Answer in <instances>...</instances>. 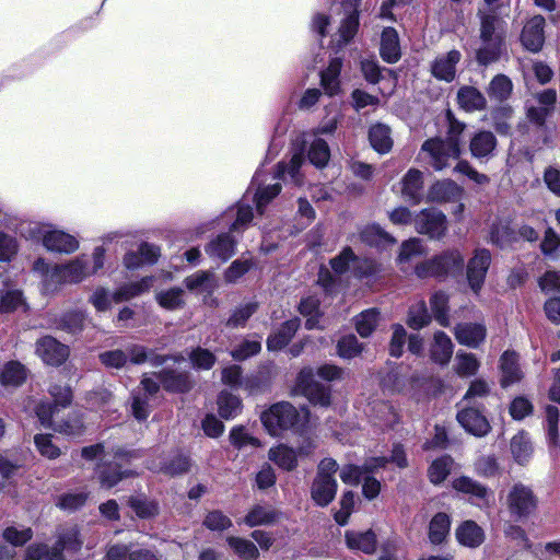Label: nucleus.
Listing matches in <instances>:
<instances>
[{
    "instance_id": "nucleus-29",
    "label": "nucleus",
    "mask_w": 560,
    "mask_h": 560,
    "mask_svg": "<svg viewBox=\"0 0 560 560\" xmlns=\"http://www.w3.org/2000/svg\"><path fill=\"white\" fill-rule=\"evenodd\" d=\"M501 384L506 387L522 378V372L518 366V357L515 352L505 351L501 355Z\"/></svg>"
},
{
    "instance_id": "nucleus-50",
    "label": "nucleus",
    "mask_w": 560,
    "mask_h": 560,
    "mask_svg": "<svg viewBox=\"0 0 560 560\" xmlns=\"http://www.w3.org/2000/svg\"><path fill=\"white\" fill-rule=\"evenodd\" d=\"M188 358L191 366L196 370H210L217 361L215 355L210 350L201 347L192 349Z\"/></svg>"
},
{
    "instance_id": "nucleus-49",
    "label": "nucleus",
    "mask_w": 560,
    "mask_h": 560,
    "mask_svg": "<svg viewBox=\"0 0 560 560\" xmlns=\"http://www.w3.org/2000/svg\"><path fill=\"white\" fill-rule=\"evenodd\" d=\"M431 316L428 313L427 305L420 301L412 305L409 310L407 324L412 329H421L429 325Z\"/></svg>"
},
{
    "instance_id": "nucleus-30",
    "label": "nucleus",
    "mask_w": 560,
    "mask_h": 560,
    "mask_svg": "<svg viewBox=\"0 0 560 560\" xmlns=\"http://www.w3.org/2000/svg\"><path fill=\"white\" fill-rule=\"evenodd\" d=\"M300 313L306 317L305 327L307 329H322L319 311V301L315 296L303 299L299 305Z\"/></svg>"
},
{
    "instance_id": "nucleus-3",
    "label": "nucleus",
    "mask_w": 560,
    "mask_h": 560,
    "mask_svg": "<svg viewBox=\"0 0 560 560\" xmlns=\"http://www.w3.org/2000/svg\"><path fill=\"white\" fill-rule=\"evenodd\" d=\"M299 419L296 408L288 401L277 402L261 415V421L271 435H279L282 431L293 428Z\"/></svg>"
},
{
    "instance_id": "nucleus-14",
    "label": "nucleus",
    "mask_w": 560,
    "mask_h": 560,
    "mask_svg": "<svg viewBox=\"0 0 560 560\" xmlns=\"http://www.w3.org/2000/svg\"><path fill=\"white\" fill-rule=\"evenodd\" d=\"M125 352L127 353L128 361L133 364L150 362L153 366H160L167 360H173L175 362L184 360V357L182 355L167 357L158 354L154 350H150L141 345H131L126 348Z\"/></svg>"
},
{
    "instance_id": "nucleus-33",
    "label": "nucleus",
    "mask_w": 560,
    "mask_h": 560,
    "mask_svg": "<svg viewBox=\"0 0 560 560\" xmlns=\"http://www.w3.org/2000/svg\"><path fill=\"white\" fill-rule=\"evenodd\" d=\"M451 520L445 513L435 514L429 524V539L434 545H440L444 541L450 533Z\"/></svg>"
},
{
    "instance_id": "nucleus-42",
    "label": "nucleus",
    "mask_w": 560,
    "mask_h": 560,
    "mask_svg": "<svg viewBox=\"0 0 560 560\" xmlns=\"http://www.w3.org/2000/svg\"><path fill=\"white\" fill-rule=\"evenodd\" d=\"M219 413L224 419L235 418L242 409L240 398L229 392H222L218 397Z\"/></svg>"
},
{
    "instance_id": "nucleus-13",
    "label": "nucleus",
    "mask_w": 560,
    "mask_h": 560,
    "mask_svg": "<svg viewBox=\"0 0 560 560\" xmlns=\"http://www.w3.org/2000/svg\"><path fill=\"white\" fill-rule=\"evenodd\" d=\"M545 19L541 15L533 16L525 25L521 35L524 47L533 52L541 49L545 42Z\"/></svg>"
},
{
    "instance_id": "nucleus-12",
    "label": "nucleus",
    "mask_w": 560,
    "mask_h": 560,
    "mask_svg": "<svg viewBox=\"0 0 560 560\" xmlns=\"http://www.w3.org/2000/svg\"><path fill=\"white\" fill-rule=\"evenodd\" d=\"M457 421L470 434L485 436L491 427L487 418L477 409L465 407L457 413Z\"/></svg>"
},
{
    "instance_id": "nucleus-18",
    "label": "nucleus",
    "mask_w": 560,
    "mask_h": 560,
    "mask_svg": "<svg viewBox=\"0 0 560 560\" xmlns=\"http://www.w3.org/2000/svg\"><path fill=\"white\" fill-rule=\"evenodd\" d=\"M457 104L465 112H480L487 107V100L475 86L464 85L457 91Z\"/></svg>"
},
{
    "instance_id": "nucleus-36",
    "label": "nucleus",
    "mask_w": 560,
    "mask_h": 560,
    "mask_svg": "<svg viewBox=\"0 0 560 560\" xmlns=\"http://www.w3.org/2000/svg\"><path fill=\"white\" fill-rule=\"evenodd\" d=\"M26 369L20 362H8L0 374V382L3 386H20L26 380Z\"/></svg>"
},
{
    "instance_id": "nucleus-61",
    "label": "nucleus",
    "mask_w": 560,
    "mask_h": 560,
    "mask_svg": "<svg viewBox=\"0 0 560 560\" xmlns=\"http://www.w3.org/2000/svg\"><path fill=\"white\" fill-rule=\"evenodd\" d=\"M330 156L327 142H312L308 149V160L317 167L326 165Z\"/></svg>"
},
{
    "instance_id": "nucleus-59",
    "label": "nucleus",
    "mask_w": 560,
    "mask_h": 560,
    "mask_svg": "<svg viewBox=\"0 0 560 560\" xmlns=\"http://www.w3.org/2000/svg\"><path fill=\"white\" fill-rule=\"evenodd\" d=\"M212 273L199 270L185 278L184 283L189 291H205L210 288Z\"/></svg>"
},
{
    "instance_id": "nucleus-40",
    "label": "nucleus",
    "mask_w": 560,
    "mask_h": 560,
    "mask_svg": "<svg viewBox=\"0 0 560 560\" xmlns=\"http://www.w3.org/2000/svg\"><path fill=\"white\" fill-rule=\"evenodd\" d=\"M513 90L512 81L504 74H497L489 83L488 95L497 101H505Z\"/></svg>"
},
{
    "instance_id": "nucleus-19",
    "label": "nucleus",
    "mask_w": 560,
    "mask_h": 560,
    "mask_svg": "<svg viewBox=\"0 0 560 560\" xmlns=\"http://www.w3.org/2000/svg\"><path fill=\"white\" fill-rule=\"evenodd\" d=\"M54 273L59 280L65 282H80L91 272L88 270L86 261L83 258H77L67 265L56 266Z\"/></svg>"
},
{
    "instance_id": "nucleus-37",
    "label": "nucleus",
    "mask_w": 560,
    "mask_h": 560,
    "mask_svg": "<svg viewBox=\"0 0 560 560\" xmlns=\"http://www.w3.org/2000/svg\"><path fill=\"white\" fill-rule=\"evenodd\" d=\"M277 520V513L269 506L256 505L249 510L244 518V523L249 527L273 524Z\"/></svg>"
},
{
    "instance_id": "nucleus-39",
    "label": "nucleus",
    "mask_w": 560,
    "mask_h": 560,
    "mask_svg": "<svg viewBox=\"0 0 560 560\" xmlns=\"http://www.w3.org/2000/svg\"><path fill=\"white\" fill-rule=\"evenodd\" d=\"M452 485H453V488L458 492H463V493L469 494L474 498L485 500V501L487 499L488 489L485 486L480 485L479 482L472 480L469 477L462 476V477L455 478L453 480Z\"/></svg>"
},
{
    "instance_id": "nucleus-64",
    "label": "nucleus",
    "mask_w": 560,
    "mask_h": 560,
    "mask_svg": "<svg viewBox=\"0 0 560 560\" xmlns=\"http://www.w3.org/2000/svg\"><path fill=\"white\" fill-rule=\"evenodd\" d=\"M203 525L210 530H224L232 526V521L221 511L215 510L206 515Z\"/></svg>"
},
{
    "instance_id": "nucleus-10",
    "label": "nucleus",
    "mask_w": 560,
    "mask_h": 560,
    "mask_svg": "<svg viewBox=\"0 0 560 560\" xmlns=\"http://www.w3.org/2000/svg\"><path fill=\"white\" fill-rule=\"evenodd\" d=\"M462 59L459 50L452 49L439 55L431 65V73L434 78L445 82H452L456 78V66Z\"/></svg>"
},
{
    "instance_id": "nucleus-1",
    "label": "nucleus",
    "mask_w": 560,
    "mask_h": 560,
    "mask_svg": "<svg viewBox=\"0 0 560 560\" xmlns=\"http://www.w3.org/2000/svg\"><path fill=\"white\" fill-rule=\"evenodd\" d=\"M338 464L332 458H324L317 467L311 486V498L318 506H327L336 497L338 483L335 475Z\"/></svg>"
},
{
    "instance_id": "nucleus-41",
    "label": "nucleus",
    "mask_w": 560,
    "mask_h": 560,
    "mask_svg": "<svg viewBox=\"0 0 560 560\" xmlns=\"http://www.w3.org/2000/svg\"><path fill=\"white\" fill-rule=\"evenodd\" d=\"M149 468L167 476H177L188 470L189 459L184 455H175L167 462L160 465H152Z\"/></svg>"
},
{
    "instance_id": "nucleus-62",
    "label": "nucleus",
    "mask_w": 560,
    "mask_h": 560,
    "mask_svg": "<svg viewBox=\"0 0 560 560\" xmlns=\"http://www.w3.org/2000/svg\"><path fill=\"white\" fill-rule=\"evenodd\" d=\"M261 350L259 340L247 339L241 342L234 350L231 351L233 359L243 361L252 355L257 354Z\"/></svg>"
},
{
    "instance_id": "nucleus-31",
    "label": "nucleus",
    "mask_w": 560,
    "mask_h": 560,
    "mask_svg": "<svg viewBox=\"0 0 560 560\" xmlns=\"http://www.w3.org/2000/svg\"><path fill=\"white\" fill-rule=\"evenodd\" d=\"M510 448L514 460L520 465L528 463L533 455L532 442L524 432H520L512 438Z\"/></svg>"
},
{
    "instance_id": "nucleus-47",
    "label": "nucleus",
    "mask_w": 560,
    "mask_h": 560,
    "mask_svg": "<svg viewBox=\"0 0 560 560\" xmlns=\"http://www.w3.org/2000/svg\"><path fill=\"white\" fill-rule=\"evenodd\" d=\"M455 361V372L463 377L475 375L480 366L479 361L472 353L458 352Z\"/></svg>"
},
{
    "instance_id": "nucleus-26",
    "label": "nucleus",
    "mask_w": 560,
    "mask_h": 560,
    "mask_svg": "<svg viewBox=\"0 0 560 560\" xmlns=\"http://www.w3.org/2000/svg\"><path fill=\"white\" fill-rule=\"evenodd\" d=\"M462 196V189L452 180L438 182L431 186L428 199L433 202H447L457 200Z\"/></svg>"
},
{
    "instance_id": "nucleus-27",
    "label": "nucleus",
    "mask_w": 560,
    "mask_h": 560,
    "mask_svg": "<svg viewBox=\"0 0 560 560\" xmlns=\"http://www.w3.org/2000/svg\"><path fill=\"white\" fill-rule=\"evenodd\" d=\"M299 327L300 320L298 318L289 319L283 323L281 327L268 338V349L276 351L284 348L293 338Z\"/></svg>"
},
{
    "instance_id": "nucleus-16",
    "label": "nucleus",
    "mask_w": 560,
    "mask_h": 560,
    "mask_svg": "<svg viewBox=\"0 0 560 560\" xmlns=\"http://www.w3.org/2000/svg\"><path fill=\"white\" fill-rule=\"evenodd\" d=\"M487 336V329L482 324L463 323L455 327V338L464 346L477 348L483 342Z\"/></svg>"
},
{
    "instance_id": "nucleus-43",
    "label": "nucleus",
    "mask_w": 560,
    "mask_h": 560,
    "mask_svg": "<svg viewBox=\"0 0 560 560\" xmlns=\"http://www.w3.org/2000/svg\"><path fill=\"white\" fill-rule=\"evenodd\" d=\"M453 458L451 456H442L435 459L428 469V477L434 485L443 482L451 472Z\"/></svg>"
},
{
    "instance_id": "nucleus-24",
    "label": "nucleus",
    "mask_w": 560,
    "mask_h": 560,
    "mask_svg": "<svg viewBox=\"0 0 560 560\" xmlns=\"http://www.w3.org/2000/svg\"><path fill=\"white\" fill-rule=\"evenodd\" d=\"M235 241L229 234H220L205 248L211 258L225 261L235 254Z\"/></svg>"
},
{
    "instance_id": "nucleus-21",
    "label": "nucleus",
    "mask_w": 560,
    "mask_h": 560,
    "mask_svg": "<svg viewBox=\"0 0 560 560\" xmlns=\"http://www.w3.org/2000/svg\"><path fill=\"white\" fill-rule=\"evenodd\" d=\"M453 354V342L444 331H436L433 336V342L430 346V357L432 361L441 365L450 362Z\"/></svg>"
},
{
    "instance_id": "nucleus-6",
    "label": "nucleus",
    "mask_w": 560,
    "mask_h": 560,
    "mask_svg": "<svg viewBox=\"0 0 560 560\" xmlns=\"http://www.w3.org/2000/svg\"><path fill=\"white\" fill-rule=\"evenodd\" d=\"M422 151L429 155V163L438 171L459 155L458 142H423Z\"/></svg>"
},
{
    "instance_id": "nucleus-25",
    "label": "nucleus",
    "mask_w": 560,
    "mask_h": 560,
    "mask_svg": "<svg viewBox=\"0 0 560 560\" xmlns=\"http://www.w3.org/2000/svg\"><path fill=\"white\" fill-rule=\"evenodd\" d=\"M381 56L388 63H395L400 58L399 38L393 27L384 28L381 37Z\"/></svg>"
},
{
    "instance_id": "nucleus-60",
    "label": "nucleus",
    "mask_w": 560,
    "mask_h": 560,
    "mask_svg": "<svg viewBox=\"0 0 560 560\" xmlns=\"http://www.w3.org/2000/svg\"><path fill=\"white\" fill-rule=\"evenodd\" d=\"M514 238L513 231L505 224H494L491 229L490 241L501 248L511 245Z\"/></svg>"
},
{
    "instance_id": "nucleus-53",
    "label": "nucleus",
    "mask_w": 560,
    "mask_h": 560,
    "mask_svg": "<svg viewBox=\"0 0 560 560\" xmlns=\"http://www.w3.org/2000/svg\"><path fill=\"white\" fill-rule=\"evenodd\" d=\"M82 540L80 539L79 532L75 527H70L60 534L58 541L55 547H59L62 550L75 552L80 550Z\"/></svg>"
},
{
    "instance_id": "nucleus-58",
    "label": "nucleus",
    "mask_w": 560,
    "mask_h": 560,
    "mask_svg": "<svg viewBox=\"0 0 560 560\" xmlns=\"http://www.w3.org/2000/svg\"><path fill=\"white\" fill-rule=\"evenodd\" d=\"M129 505L139 517L149 518L158 514L159 508L154 501L145 498H130Z\"/></svg>"
},
{
    "instance_id": "nucleus-57",
    "label": "nucleus",
    "mask_w": 560,
    "mask_h": 560,
    "mask_svg": "<svg viewBox=\"0 0 560 560\" xmlns=\"http://www.w3.org/2000/svg\"><path fill=\"white\" fill-rule=\"evenodd\" d=\"M354 509V493L347 491L340 500V509L335 513L334 518L337 524L345 526Z\"/></svg>"
},
{
    "instance_id": "nucleus-11",
    "label": "nucleus",
    "mask_w": 560,
    "mask_h": 560,
    "mask_svg": "<svg viewBox=\"0 0 560 560\" xmlns=\"http://www.w3.org/2000/svg\"><path fill=\"white\" fill-rule=\"evenodd\" d=\"M136 457V453L127 452L124 450H117L113 456V462L108 464L107 468L100 470V480L101 485L105 488H112L118 483L124 477L129 476L127 470H116L117 467H121L124 462H129L131 458Z\"/></svg>"
},
{
    "instance_id": "nucleus-20",
    "label": "nucleus",
    "mask_w": 560,
    "mask_h": 560,
    "mask_svg": "<svg viewBox=\"0 0 560 560\" xmlns=\"http://www.w3.org/2000/svg\"><path fill=\"white\" fill-rule=\"evenodd\" d=\"M347 547L364 553H373L376 549V535L373 530H347L345 534Z\"/></svg>"
},
{
    "instance_id": "nucleus-17",
    "label": "nucleus",
    "mask_w": 560,
    "mask_h": 560,
    "mask_svg": "<svg viewBox=\"0 0 560 560\" xmlns=\"http://www.w3.org/2000/svg\"><path fill=\"white\" fill-rule=\"evenodd\" d=\"M342 59L331 58L326 69L320 71V86L328 96H335L341 91L340 72Z\"/></svg>"
},
{
    "instance_id": "nucleus-2",
    "label": "nucleus",
    "mask_w": 560,
    "mask_h": 560,
    "mask_svg": "<svg viewBox=\"0 0 560 560\" xmlns=\"http://www.w3.org/2000/svg\"><path fill=\"white\" fill-rule=\"evenodd\" d=\"M464 257L458 250H447L416 267L419 278L443 277L463 269Z\"/></svg>"
},
{
    "instance_id": "nucleus-56",
    "label": "nucleus",
    "mask_w": 560,
    "mask_h": 560,
    "mask_svg": "<svg viewBox=\"0 0 560 560\" xmlns=\"http://www.w3.org/2000/svg\"><path fill=\"white\" fill-rule=\"evenodd\" d=\"M359 26V16L357 12L351 13L349 16H347L340 28H339V39H338V46L341 47L346 44H348L353 36L355 35Z\"/></svg>"
},
{
    "instance_id": "nucleus-45",
    "label": "nucleus",
    "mask_w": 560,
    "mask_h": 560,
    "mask_svg": "<svg viewBox=\"0 0 560 560\" xmlns=\"http://www.w3.org/2000/svg\"><path fill=\"white\" fill-rule=\"evenodd\" d=\"M448 298L442 292L434 293L430 299V306L435 320L444 327L450 325L448 318Z\"/></svg>"
},
{
    "instance_id": "nucleus-55",
    "label": "nucleus",
    "mask_w": 560,
    "mask_h": 560,
    "mask_svg": "<svg viewBox=\"0 0 560 560\" xmlns=\"http://www.w3.org/2000/svg\"><path fill=\"white\" fill-rule=\"evenodd\" d=\"M310 402L322 407H328L331 402L330 387L320 383L313 385L305 394H303Z\"/></svg>"
},
{
    "instance_id": "nucleus-46",
    "label": "nucleus",
    "mask_w": 560,
    "mask_h": 560,
    "mask_svg": "<svg viewBox=\"0 0 560 560\" xmlns=\"http://www.w3.org/2000/svg\"><path fill=\"white\" fill-rule=\"evenodd\" d=\"M25 560H65L59 547L33 545L28 547Z\"/></svg>"
},
{
    "instance_id": "nucleus-28",
    "label": "nucleus",
    "mask_w": 560,
    "mask_h": 560,
    "mask_svg": "<svg viewBox=\"0 0 560 560\" xmlns=\"http://www.w3.org/2000/svg\"><path fill=\"white\" fill-rule=\"evenodd\" d=\"M456 538L459 544L475 548L483 542L485 534L482 528L474 521H466L457 527Z\"/></svg>"
},
{
    "instance_id": "nucleus-8",
    "label": "nucleus",
    "mask_w": 560,
    "mask_h": 560,
    "mask_svg": "<svg viewBox=\"0 0 560 560\" xmlns=\"http://www.w3.org/2000/svg\"><path fill=\"white\" fill-rule=\"evenodd\" d=\"M38 236L43 238V245L51 252L70 254L79 247L77 238L62 231L40 228L38 229Z\"/></svg>"
},
{
    "instance_id": "nucleus-23",
    "label": "nucleus",
    "mask_w": 560,
    "mask_h": 560,
    "mask_svg": "<svg viewBox=\"0 0 560 560\" xmlns=\"http://www.w3.org/2000/svg\"><path fill=\"white\" fill-rule=\"evenodd\" d=\"M423 179L418 170H409L401 179V194L405 199L419 203L422 198Z\"/></svg>"
},
{
    "instance_id": "nucleus-22",
    "label": "nucleus",
    "mask_w": 560,
    "mask_h": 560,
    "mask_svg": "<svg viewBox=\"0 0 560 560\" xmlns=\"http://www.w3.org/2000/svg\"><path fill=\"white\" fill-rule=\"evenodd\" d=\"M480 45L476 51L477 61L480 65H489L499 60L504 39H498L497 37H479Z\"/></svg>"
},
{
    "instance_id": "nucleus-34",
    "label": "nucleus",
    "mask_w": 560,
    "mask_h": 560,
    "mask_svg": "<svg viewBox=\"0 0 560 560\" xmlns=\"http://www.w3.org/2000/svg\"><path fill=\"white\" fill-rule=\"evenodd\" d=\"M268 457L271 462L284 470H292L298 465L296 453L294 450L283 444L271 447L269 450Z\"/></svg>"
},
{
    "instance_id": "nucleus-7",
    "label": "nucleus",
    "mask_w": 560,
    "mask_h": 560,
    "mask_svg": "<svg viewBox=\"0 0 560 560\" xmlns=\"http://www.w3.org/2000/svg\"><path fill=\"white\" fill-rule=\"evenodd\" d=\"M69 352L68 346L50 336H45L36 342L37 355L49 365H61L68 359Z\"/></svg>"
},
{
    "instance_id": "nucleus-9",
    "label": "nucleus",
    "mask_w": 560,
    "mask_h": 560,
    "mask_svg": "<svg viewBox=\"0 0 560 560\" xmlns=\"http://www.w3.org/2000/svg\"><path fill=\"white\" fill-rule=\"evenodd\" d=\"M491 262V254L488 249H477L474 257L468 261L467 279L470 288L477 292L483 281Z\"/></svg>"
},
{
    "instance_id": "nucleus-54",
    "label": "nucleus",
    "mask_w": 560,
    "mask_h": 560,
    "mask_svg": "<svg viewBox=\"0 0 560 560\" xmlns=\"http://www.w3.org/2000/svg\"><path fill=\"white\" fill-rule=\"evenodd\" d=\"M85 315L82 312H68L60 318L59 327L70 334H77L83 329Z\"/></svg>"
},
{
    "instance_id": "nucleus-38",
    "label": "nucleus",
    "mask_w": 560,
    "mask_h": 560,
    "mask_svg": "<svg viewBox=\"0 0 560 560\" xmlns=\"http://www.w3.org/2000/svg\"><path fill=\"white\" fill-rule=\"evenodd\" d=\"M155 299L159 305L165 310L174 311L184 307V290L171 288L156 293Z\"/></svg>"
},
{
    "instance_id": "nucleus-51",
    "label": "nucleus",
    "mask_w": 560,
    "mask_h": 560,
    "mask_svg": "<svg viewBox=\"0 0 560 560\" xmlns=\"http://www.w3.org/2000/svg\"><path fill=\"white\" fill-rule=\"evenodd\" d=\"M362 351V343H360L353 335L342 337L337 343V353L342 359L355 358Z\"/></svg>"
},
{
    "instance_id": "nucleus-15",
    "label": "nucleus",
    "mask_w": 560,
    "mask_h": 560,
    "mask_svg": "<svg viewBox=\"0 0 560 560\" xmlns=\"http://www.w3.org/2000/svg\"><path fill=\"white\" fill-rule=\"evenodd\" d=\"M478 18L480 20L479 37L504 39V22L498 16L497 11L479 8Z\"/></svg>"
},
{
    "instance_id": "nucleus-48",
    "label": "nucleus",
    "mask_w": 560,
    "mask_h": 560,
    "mask_svg": "<svg viewBox=\"0 0 560 560\" xmlns=\"http://www.w3.org/2000/svg\"><path fill=\"white\" fill-rule=\"evenodd\" d=\"M378 323V313L375 310L363 311L355 317V329L362 338L369 337Z\"/></svg>"
},
{
    "instance_id": "nucleus-5",
    "label": "nucleus",
    "mask_w": 560,
    "mask_h": 560,
    "mask_svg": "<svg viewBox=\"0 0 560 560\" xmlns=\"http://www.w3.org/2000/svg\"><path fill=\"white\" fill-rule=\"evenodd\" d=\"M538 500L532 489L522 483H515L508 495L511 514L517 517L530 515L537 508Z\"/></svg>"
},
{
    "instance_id": "nucleus-52",
    "label": "nucleus",
    "mask_w": 560,
    "mask_h": 560,
    "mask_svg": "<svg viewBox=\"0 0 560 560\" xmlns=\"http://www.w3.org/2000/svg\"><path fill=\"white\" fill-rule=\"evenodd\" d=\"M361 238L365 243L374 246L393 244L395 242V240L378 225L365 228L361 233Z\"/></svg>"
},
{
    "instance_id": "nucleus-44",
    "label": "nucleus",
    "mask_w": 560,
    "mask_h": 560,
    "mask_svg": "<svg viewBox=\"0 0 560 560\" xmlns=\"http://www.w3.org/2000/svg\"><path fill=\"white\" fill-rule=\"evenodd\" d=\"M226 541L233 551L244 560H256L259 557L257 547L250 540L231 536Z\"/></svg>"
},
{
    "instance_id": "nucleus-32",
    "label": "nucleus",
    "mask_w": 560,
    "mask_h": 560,
    "mask_svg": "<svg viewBox=\"0 0 560 560\" xmlns=\"http://www.w3.org/2000/svg\"><path fill=\"white\" fill-rule=\"evenodd\" d=\"M153 284V278L145 277L141 279L140 281L126 284L121 288H119L112 296L113 301L115 303H120L122 301H128L135 296H138L147 291L150 290V288Z\"/></svg>"
},
{
    "instance_id": "nucleus-4",
    "label": "nucleus",
    "mask_w": 560,
    "mask_h": 560,
    "mask_svg": "<svg viewBox=\"0 0 560 560\" xmlns=\"http://www.w3.org/2000/svg\"><path fill=\"white\" fill-rule=\"evenodd\" d=\"M413 223L419 233L429 235L431 238H441L447 230L445 214L434 208L420 211L415 217Z\"/></svg>"
},
{
    "instance_id": "nucleus-63",
    "label": "nucleus",
    "mask_w": 560,
    "mask_h": 560,
    "mask_svg": "<svg viewBox=\"0 0 560 560\" xmlns=\"http://www.w3.org/2000/svg\"><path fill=\"white\" fill-rule=\"evenodd\" d=\"M100 361L109 369H120L128 362L127 353L124 350H110L100 353Z\"/></svg>"
},
{
    "instance_id": "nucleus-35",
    "label": "nucleus",
    "mask_w": 560,
    "mask_h": 560,
    "mask_svg": "<svg viewBox=\"0 0 560 560\" xmlns=\"http://www.w3.org/2000/svg\"><path fill=\"white\" fill-rule=\"evenodd\" d=\"M164 387L173 392H187L191 388V381L188 373H177L172 370H164L160 374Z\"/></svg>"
}]
</instances>
